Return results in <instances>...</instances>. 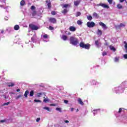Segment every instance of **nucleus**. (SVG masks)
<instances>
[{"instance_id": "nucleus-55", "label": "nucleus", "mask_w": 127, "mask_h": 127, "mask_svg": "<svg viewBox=\"0 0 127 127\" xmlns=\"http://www.w3.org/2000/svg\"><path fill=\"white\" fill-rule=\"evenodd\" d=\"M64 103H65V104H68V100H64Z\"/></svg>"}, {"instance_id": "nucleus-13", "label": "nucleus", "mask_w": 127, "mask_h": 127, "mask_svg": "<svg viewBox=\"0 0 127 127\" xmlns=\"http://www.w3.org/2000/svg\"><path fill=\"white\" fill-rule=\"evenodd\" d=\"M99 25H100V26H102L103 29H108V27H107V25H106L105 23L102 22H99Z\"/></svg>"}, {"instance_id": "nucleus-64", "label": "nucleus", "mask_w": 127, "mask_h": 127, "mask_svg": "<svg viewBox=\"0 0 127 127\" xmlns=\"http://www.w3.org/2000/svg\"><path fill=\"white\" fill-rule=\"evenodd\" d=\"M71 112H73V111H74V108H71Z\"/></svg>"}, {"instance_id": "nucleus-61", "label": "nucleus", "mask_w": 127, "mask_h": 127, "mask_svg": "<svg viewBox=\"0 0 127 127\" xmlns=\"http://www.w3.org/2000/svg\"><path fill=\"white\" fill-rule=\"evenodd\" d=\"M4 99H8V96H5L4 97Z\"/></svg>"}, {"instance_id": "nucleus-30", "label": "nucleus", "mask_w": 127, "mask_h": 127, "mask_svg": "<svg viewBox=\"0 0 127 127\" xmlns=\"http://www.w3.org/2000/svg\"><path fill=\"white\" fill-rule=\"evenodd\" d=\"M87 18L88 20H89L90 21H91V20L93 19V17H92V16L91 15H88V16H87Z\"/></svg>"}, {"instance_id": "nucleus-1", "label": "nucleus", "mask_w": 127, "mask_h": 127, "mask_svg": "<svg viewBox=\"0 0 127 127\" xmlns=\"http://www.w3.org/2000/svg\"><path fill=\"white\" fill-rule=\"evenodd\" d=\"M127 88V81H124L119 85L115 87L112 89V92L115 94H123Z\"/></svg>"}, {"instance_id": "nucleus-53", "label": "nucleus", "mask_w": 127, "mask_h": 127, "mask_svg": "<svg viewBox=\"0 0 127 127\" xmlns=\"http://www.w3.org/2000/svg\"><path fill=\"white\" fill-rule=\"evenodd\" d=\"M40 121V118H37L36 122L37 123H38Z\"/></svg>"}, {"instance_id": "nucleus-4", "label": "nucleus", "mask_w": 127, "mask_h": 127, "mask_svg": "<svg viewBox=\"0 0 127 127\" xmlns=\"http://www.w3.org/2000/svg\"><path fill=\"white\" fill-rule=\"evenodd\" d=\"M69 44L73 46H77L79 44V39L75 37L71 36L69 39Z\"/></svg>"}, {"instance_id": "nucleus-17", "label": "nucleus", "mask_w": 127, "mask_h": 127, "mask_svg": "<svg viewBox=\"0 0 127 127\" xmlns=\"http://www.w3.org/2000/svg\"><path fill=\"white\" fill-rule=\"evenodd\" d=\"M3 34H4V31L3 30H0V38L3 36Z\"/></svg>"}, {"instance_id": "nucleus-3", "label": "nucleus", "mask_w": 127, "mask_h": 127, "mask_svg": "<svg viewBox=\"0 0 127 127\" xmlns=\"http://www.w3.org/2000/svg\"><path fill=\"white\" fill-rule=\"evenodd\" d=\"M64 91V86L57 85L54 89L53 94L56 96H61Z\"/></svg>"}, {"instance_id": "nucleus-63", "label": "nucleus", "mask_w": 127, "mask_h": 127, "mask_svg": "<svg viewBox=\"0 0 127 127\" xmlns=\"http://www.w3.org/2000/svg\"><path fill=\"white\" fill-rule=\"evenodd\" d=\"M19 98H20V96H18L16 97V99H19Z\"/></svg>"}, {"instance_id": "nucleus-54", "label": "nucleus", "mask_w": 127, "mask_h": 127, "mask_svg": "<svg viewBox=\"0 0 127 127\" xmlns=\"http://www.w3.org/2000/svg\"><path fill=\"white\" fill-rule=\"evenodd\" d=\"M5 122H6L5 120H0V123H5Z\"/></svg>"}, {"instance_id": "nucleus-16", "label": "nucleus", "mask_w": 127, "mask_h": 127, "mask_svg": "<svg viewBox=\"0 0 127 127\" xmlns=\"http://www.w3.org/2000/svg\"><path fill=\"white\" fill-rule=\"evenodd\" d=\"M68 11H69V9H67V8H64L62 11V12L63 13V14L64 15H66V13H67V12H68Z\"/></svg>"}, {"instance_id": "nucleus-34", "label": "nucleus", "mask_w": 127, "mask_h": 127, "mask_svg": "<svg viewBox=\"0 0 127 127\" xmlns=\"http://www.w3.org/2000/svg\"><path fill=\"white\" fill-rule=\"evenodd\" d=\"M56 111H59V112H60V113H62V110L60 108L57 107L56 108Z\"/></svg>"}, {"instance_id": "nucleus-37", "label": "nucleus", "mask_w": 127, "mask_h": 127, "mask_svg": "<svg viewBox=\"0 0 127 127\" xmlns=\"http://www.w3.org/2000/svg\"><path fill=\"white\" fill-rule=\"evenodd\" d=\"M28 94H29V91L28 90H26L25 92L24 96H28Z\"/></svg>"}, {"instance_id": "nucleus-21", "label": "nucleus", "mask_w": 127, "mask_h": 127, "mask_svg": "<svg viewBox=\"0 0 127 127\" xmlns=\"http://www.w3.org/2000/svg\"><path fill=\"white\" fill-rule=\"evenodd\" d=\"M78 103L80 104V105H81V106H84V102H83L81 98H78Z\"/></svg>"}, {"instance_id": "nucleus-39", "label": "nucleus", "mask_w": 127, "mask_h": 127, "mask_svg": "<svg viewBox=\"0 0 127 127\" xmlns=\"http://www.w3.org/2000/svg\"><path fill=\"white\" fill-rule=\"evenodd\" d=\"M10 102H7V103H4V104H3L2 105V106H8V105H9Z\"/></svg>"}, {"instance_id": "nucleus-58", "label": "nucleus", "mask_w": 127, "mask_h": 127, "mask_svg": "<svg viewBox=\"0 0 127 127\" xmlns=\"http://www.w3.org/2000/svg\"><path fill=\"white\" fill-rule=\"evenodd\" d=\"M16 92H20V89L19 88L17 89L16 90Z\"/></svg>"}, {"instance_id": "nucleus-35", "label": "nucleus", "mask_w": 127, "mask_h": 127, "mask_svg": "<svg viewBox=\"0 0 127 127\" xmlns=\"http://www.w3.org/2000/svg\"><path fill=\"white\" fill-rule=\"evenodd\" d=\"M36 11L34 10L33 11V12H32V16H35V15H36Z\"/></svg>"}, {"instance_id": "nucleus-62", "label": "nucleus", "mask_w": 127, "mask_h": 127, "mask_svg": "<svg viewBox=\"0 0 127 127\" xmlns=\"http://www.w3.org/2000/svg\"><path fill=\"white\" fill-rule=\"evenodd\" d=\"M10 94L11 95H14L15 94V93L12 92H10Z\"/></svg>"}, {"instance_id": "nucleus-15", "label": "nucleus", "mask_w": 127, "mask_h": 127, "mask_svg": "<svg viewBox=\"0 0 127 127\" xmlns=\"http://www.w3.org/2000/svg\"><path fill=\"white\" fill-rule=\"evenodd\" d=\"M46 2L47 3H48L47 5H48V9H51V2H50V1L46 0Z\"/></svg>"}, {"instance_id": "nucleus-9", "label": "nucleus", "mask_w": 127, "mask_h": 127, "mask_svg": "<svg viewBox=\"0 0 127 127\" xmlns=\"http://www.w3.org/2000/svg\"><path fill=\"white\" fill-rule=\"evenodd\" d=\"M97 6H102V7H104V8H109L110 6H109V5L103 3H100L99 4H97L96 5Z\"/></svg>"}, {"instance_id": "nucleus-51", "label": "nucleus", "mask_w": 127, "mask_h": 127, "mask_svg": "<svg viewBox=\"0 0 127 127\" xmlns=\"http://www.w3.org/2000/svg\"><path fill=\"white\" fill-rule=\"evenodd\" d=\"M5 0H0V2H3V3H5H5H6L5 2Z\"/></svg>"}, {"instance_id": "nucleus-46", "label": "nucleus", "mask_w": 127, "mask_h": 127, "mask_svg": "<svg viewBox=\"0 0 127 127\" xmlns=\"http://www.w3.org/2000/svg\"><path fill=\"white\" fill-rule=\"evenodd\" d=\"M107 0L109 4H112V3H113V0Z\"/></svg>"}, {"instance_id": "nucleus-36", "label": "nucleus", "mask_w": 127, "mask_h": 127, "mask_svg": "<svg viewBox=\"0 0 127 127\" xmlns=\"http://www.w3.org/2000/svg\"><path fill=\"white\" fill-rule=\"evenodd\" d=\"M117 7L118 8H119V9H121L122 8H123V6H122V5H121V4H118L117 5Z\"/></svg>"}, {"instance_id": "nucleus-56", "label": "nucleus", "mask_w": 127, "mask_h": 127, "mask_svg": "<svg viewBox=\"0 0 127 127\" xmlns=\"http://www.w3.org/2000/svg\"><path fill=\"white\" fill-rule=\"evenodd\" d=\"M126 1L127 2V0H120V2H124V1Z\"/></svg>"}, {"instance_id": "nucleus-25", "label": "nucleus", "mask_w": 127, "mask_h": 127, "mask_svg": "<svg viewBox=\"0 0 127 127\" xmlns=\"http://www.w3.org/2000/svg\"><path fill=\"white\" fill-rule=\"evenodd\" d=\"M61 38L62 39H63L64 41H66V40H67V36L65 35H63Z\"/></svg>"}, {"instance_id": "nucleus-22", "label": "nucleus", "mask_w": 127, "mask_h": 127, "mask_svg": "<svg viewBox=\"0 0 127 127\" xmlns=\"http://www.w3.org/2000/svg\"><path fill=\"white\" fill-rule=\"evenodd\" d=\"M97 33L98 35H99V36H101V35L103 34V31H102V30L98 29Z\"/></svg>"}, {"instance_id": "nucleus-41", "label": "nucleus", "mask_w": 127, "mask_h": 127, "mask_svg": "<svg viewBox=\"0 0 127 127\" xmlns=\"http://www.w3.org/2000/svg\"><path fill=\"white\" fill-rule=\"evenodd\" d=\"M119 59L118 57H115L114 59L115 62H119Z\"/></svg>"}, {"instance_id": "nucleus-29", "label": "nucleus", "mask_w": 127, "mask_h": 127, "mask_svg": "<svg viewBox=\"0 0 127 127\" xmlns=\"http://www.w3.org/2000/svg\"><path fill=\"white\" fill-rule=\"evenodd\" d=\"M83 23V22H82V20H78L77 21V24L78 25H82V24Z\"/></svg>"}, {"instance_id": "nucleus-12", "label": "nucleus", "mask_w": 127, "mask_h": 127, "mask_svg": "<svg viewBox=\"0 0 127 127\" xmlns=\"http://www.w3.org/2000/svg\"><path fill=\"white\" fill-rule=\"evenodd\" d=\"M49 22L51 23H56L57 22V21L56 20V19L55 18H50L49 19Z\"/></svg>"}, {"instance_id": "nucleus-47", "label": "nucleus", "mask_w": 127, "mask_h": 127, "mask_svg": "<svg viewBox=\"0 0 127 127\" xmlns=\"http://www.w3.org/2000/svg\"><path fill=\"white\" fill-rule=\"evenodd\" d=\"M49 29H50V30H53V29H54V28L51 26H50L49 27Z\"/></svg>"}, {"instance_id": "nucleus-40", "label": "nucleus", "mask_w": 127, "mask_h": 127, "mask_svg": "<svg viewBox=\"0 0 127 127\" xmlns=\"http://www.w3.org/2000/svg\"><path fill=\"white\" fill-rule=\"evenodd\" d=\"M68 6H69V5H68V4H64V5H63V8H64V7L65 8H67V7Z\"/></svg>"}, {"instance_id": "nucleus-2", "label": "nucleus", "mask_w": 127, "mask_h": 127, "mask_svg": "<svg viewBox=\"0 0 127 127\" xmlns=\"http://www.w3.org/2000/svg\"><path fill=\"white\" fill-rule=\"evenodd\" d=\"M34 94L36 96H47V91L40 88L38 89V91L35 92L33 90H31L29 93V96H33Z\"/></svg>"}, {"instance_id": "nucleus-6", "label": "nucleus", "mask_w": 127, "mask_h": 127, "mask_svg": "<svg viewBox=\"0 0 127 127\" xmlns=\"http://www.w3.org/2000/svg\"><path fill=\"white\" fill-rule=\"evenodd\" d=\"M86 25L89 28H93L96 26V23L93 21H88L87 22Z\"/></svg>"}, {"instance_id": "nucleus-48", "label": "nucleus", "mask_w": 127, "mask_h": 127, "mask_svg": "<svg viewBox=\"0 0 127 127\" xmlns=\"http://www.w3.org/2000/svg\"><path fill=\"white\" fill-rule=\"evenodd\" d=\"M122 111H123V108H120L119 110L118 111L119 114H121V113H122Z\"/></svg>"}, {"instance_id": "nucleus-11", "label": "nucleus", "mask_w": 127, "mask_h": 127, "mask_svg": "<svg viewBox=\"0 0 127 127\" xmlns=\"http://www.w3.org/2000/svg\"><path fill=\"white\" fill-rule=\"evenodd\" d=\"M31 41L33 42V43H35L37 41V37L36 35L34 34L33 37L31 38Z\"/></svg>"}, {"instance_id": "nucleus-33", "label": "nucleus", "mask_w": 127, "mask_h": 127, "mask_svg": "<svg viewBox=\"0 0 127 127\" xmlns=\"http://www.w3.org/2000/svg\"><path fill=\"white\" fill-rule=\"evenodd\" d=\"M126 25L124 24L123 23H120V24L118 26V27H125Z\"/></svg>"}, {"instance_id": "nucleus-10", "label": "nucleus", "mask_w": 127, "mask_h": 127, "mask_svg": "<svg viewBox=\"0 0 127 127\" xmlns=\"http://www.w3.org/2000/svg\"><path fill=\"white\" fill-rule=\"evenodd\" d=\"M95 44L97 48H100L102 46V43L100 41V39L95 41Z\"/></svg>"}, {"instance_id": "nucleus-43", "label": "nucleus", "mask_w": 127, "mask_h": 127, "mask_svg": "<svg viewBox=\"0 0 127 127\" xmlns=\"http://www.w3.org/2000/svg\"><path fill=\"white\" fill-rule=\"evenodd\" d=\"M51 13L52 15H56V12L55 11H52Z\"/></svg>"}, {"instance_id": "nucleus-26", "label": "nucleus", "mask_w": 127, "mask_h": 127, "mask_svg": "<svg viewBox=\"0 0 127 127\" xmlns=\"http://www.w3.org/2000/svg\"><path fill=\"white\" fill-rule=\"evenodd\" d=\"M93 17H95L96 18H99V15L96 12H94L93 14Z\"/></svg>"}, {"instance_id": "nucleus-52", "label": "nucleus", "mask_w": 127, "mask_h": 127, "mask_svg": "<svg viewBox=\"0 0 127 127\" xmlns=\"http://www.w3.org/2000/svg\"><path fill=\"white\" fill-rule=\"evenodd\" d=\"M50 106L51 107H55V106H56V104H51Z\"/></svg>"}, {"instance_id": "nucleus-31", "label": "nucleus", "mask_w": 127, "mask_h": 127, "mask_svg": "<svg viewBox=\"0 0 127 127\" xmlns=\"http://www.w3.org/2000/svg\"><path fill=\"white\" fill-rule=\"evenodd\" d=\"M39 87H41L42 88H45V83H41L39 85Z\"/></svg>"}, {"instance_id": "nucleus-38", "label": "nucleus", "mask_w": 127, "mask_h": 127, "mask_svg": "<svg viewBox=\"0 0 127 127\" xmlns=\"http://www.w3.org/2000/svg\"><path fill=\"white\" fill-rule=\"evenodd\" d=\"M44 109L46 110L48 112H50V108H49V107H44Z\"/></svg>"}, {"instance_id": "nucleus-23", "label": "nucleus", "mask_w": 127, "mask_h": 127, "mask_svg": "<svg viewBox=\"0 0 127 127\" xmlns=\"http://www.w3.org/2000/svg\"><path fill=\"white\" fill-rule=\"evenodd\" d=\"M8 84V87H14V86L15 85V83L13 82H10Z\"/></svg>"}, {"instance_id": "nucleus-14", "label": "nucleus", "mask_w": 127, "mask_h": 127, "mask_svg": "<svg viewBox=\"0 0 127 127\" xmlns=\"http://www.w3.org/2000/svg\"><path fill=\"white\" fill-rule=\"evenodd\" d=\"M42 37H43V38H44L43 39V41H44V42H48V41L45 40V39H47L48 38V35L47 34L43 35L42 36Z\"/></svg>"}, {"instance_id": "nucleus-18", "label": "nucleus", "mask_w": 127, "mask_h": 127, "mask_svg": "<svg viewBox=\"0 0 127 127\" xmlns=\"http://www.w3.org/2000/svg\"><path fill=\"white\" fill-rule=\"evenodd\" d=\"M81 2L80 0H76L74 1V4L76 6H77V5H79L80 4V2Z\"/></svg>"}, {"instance_id": "nucleus-45", "label": "nucleus", "mask_w": 127, "mask_h": 127, "mask_svg": "<svg viewBox=\"0 0 127 127\" xmlns=\"http://www.w3.org/2000/svg\"><path fill=\"white\" fill-rule=\"evenodd\" d=\"M34 102L36 103H41V101L39 100H36V99L34 100Z\"/></svg>"}, {"instance_id": "nucleus-8", "label": "nucleus", "mask_w": 127, "mask_h": 127, "mask_svg": "<svg viewBox=\"0 0 127 127\" xmlns=\"http://www.w3.org/2000/svg\"><path fill=\"white\" fill-rule=\"evenodd\" d=\"M29 27L30 28L31 30H38V29H39V27H38V26L33 24H30L29 25Z\"/></svg>"}, {"instance_id": "nucleus-57", "label": "nucleus", "mask_w": 127, "mask_h": 127, "mask_svg": "<svg viewBox=\"0 0 127 127\" xmlns=\"http://www.w3.org/2000/svg\"><path fill=\"white\" fill-rule=\"evenodd\" d=\"M3 8L4 9H7V8H8V6H6V7H3Z\"/></svg>"}, {"instance_id": "nucleus-50", "label": "nucleus", "mask_w": 127, "mask_h": 127, "mask_svg": "<svg viewBox=\"0 0 127 127\" xmlns=\"http://www.w3.org/2000/svg\"><path fill=\"white\" fill-rule=\"evenodd\" d=\"M123 57L125 58V59H127V54H124L123 55Z\"/></svg>"}, {"instance_id": "nucleus-44", "label": "nucleus", "mask_w": 127, "mask_h": 127, "mask_svg": "<svg viewBox=\"0 0 127 127\" xmlns=\"http://www.w3.org/2000/svg\"><path fill=\"white\" fill-rule=\"evenodd\" d=\"M31 10H34L35 9V6L34 5H32L31 7Z\"/></svg>"}, {"instance_id": "nucleus-27", "label": "nucleus", "mask_w": 127, "mask_h": 127, "mask_svg": "<svg viewBox=\"0 0 127 127\" xmlns=\"http://www.w3.org/2000/svg\"><path fill=\"white\" fill-rule=\"evenodd\" d=\"M21 6H23V5H24V4H25V1L24 0H22L20 1V3Z\"/></svg>"}, {"instance_id": "nucleus-59", "label": "nucleus", "mask_w": 127, "mask_h": 127, "mask_svg": "<svg viewBox=\"0 0 127 127\" xmlns=\"http://www.w3.org/2000/svg\"><path fill=\"white\" fill-rule=\"evenodd\" d=\"M5 20H8V17L5 16L4 18Z\"/></svg>"}, {"instance_id": "nucleus-20", "label": "nucleus", "mask_w": 127, "mask_h": 127, "mask_svg": "<svg viewBox=\"0 0 127 127\" xmlns=\"http://www.w3.org/2000/svg\"><path fill=\"white\" fill-rule=\"evenodd\" d=\"M44 99L43 100L44 103H49V102H50V100H49L48 98H45V97H44Z\"/></svg>"}, {"instance_id": "nucleus-28", "label": "nucleus", "mask_w": 127, "mask_h": 127, "mask_svg": "<svg viewBox=\"0 0 127 127\" xmlns=\"http://www.w3.org/2000/svg\"><path fill=\"white\" fill-rule=\"evenodd\" d=\"M14 30H18L19 29V25H15L14 27Z\"/></svg>"}, {"instance_id": "nucleus-19", "label": "nucleus", "mask_w": 127, "mask_h": 127, "mask_svg": "<svg viewBox=\"0 0 127 127\" xmlns=\"http://www.w3.org/2000/svg\"><path fill=\"white\" fill-rule=\"evenodd\" d=\"M69 30L72 32L76 31V27L74 26H70L69 27Z\"/></svg>"}, {"instance_id": "nucleus-32", "label": "nucleus", "mask_w": 127, "mask_h": 127, "mask_svg": "<svg viewBox=\"0 0 127 127\" xmlns=\"http://www.w3.org/2000/svg\"><path fill=\"white\" fill-rule=\"evenodd\" d=\"M81 15L80 12H77L75 15L76 17H78V16H80Z\"/></svg>"}, {"instance_id": "nucleus-49", "label": "nucleus", "mask_w": 127, "mask_h": 127, "mask_svg": "<svg viewBox=\"0 0 127 127\" xmlns=\"http://www.w3.org/2000/svg\"><path fill=\"white\" fill-rule=\"evenodd\" d=\"M106 55H107V53L106 52H103L102 53V56H106Z\"/></svg>"}, {"instance_id": "nucleus-7", "label": "nucleus", "mask_w": 127, "mask_h": 127, "mask_svg": "<svg viewBox=\"0 0 127 127\" xmlns=\"http://www.w3.org/2000/svg\"><path fill=\"white\" fill-rule=\"evenodd\" d=\"M90 83L91 86H98V85L101 84V82H98L97 80L94 79L90 80Z\"/></svg>"}, {"instance_id": "nucleus-42", "label": "nucleus", "mask_w": 127, "mask_h": 127, "mask_svg": "<svg viewBox=\"0 0 127 127\" xmlns=\"http://www.w3.org/2000/svg\"><path fill=\"white\" fill-rule=\"evenodd\" d=\"M124 44H125V49H127V43L126 41H124Z\"/></svg>"}, {"instance_id": "nucleus-24", "label": "nucleus", "mask_w": 127, "mask_h": 127, "mask_svg": "<svg viewBox=\"0 0 127 127\" xmlns=\"http://www.w3.org/2000/svg\"><path fill=\"white\" fill-rule=\"evenodd\" d=\"M110 50H112V51H113L114 52H116V48H115L114 46H110Z\"/></svg>"}, {"instance_id": "nucleus-60", "label": "nucleus", "mask_w": 127, "mask_h": 127, "mask_svg": "<svg viewBox=\"0 0 127 127\" xmlns=\"http://www.w3.org/2000/svg\"><path fill=\"white\" fill-rule=\"evenodd\" d=\"M64 123H65V124H68V123H69V121L65 120V121H64Z\"/></svg>"}, {"instance_id": "nucleus-5", "label": "nucleus", "mask_w": 127, "mask_h": 127, "mask_svg": "<svg viewBox=\"0 0 127 127\" xmlns=\"http://www.w3.org/2000/svg\"><path fill=\"white\" fill-rule=\"evenodd\" d=\"M79 46L81 47V48H84V49H87V50H89L90 49V47L91 46L89 44H85L83 42H81L79 44Z\"/></svg>"}]
</instances>
